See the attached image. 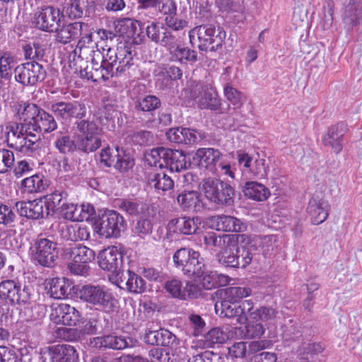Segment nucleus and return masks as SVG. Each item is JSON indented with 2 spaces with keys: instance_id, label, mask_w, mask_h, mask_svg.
Listing matches in <instances>:
<instances>
[{
  "instance_id": "obj_1",
  "label": "nucleus",
  "mask_w": 362,
  "mask_h": 362,
  "mask_svg": "<svg viewBox=\"0 0 362 362\" xmlns=\"http://www.w3.org/2000/svg\"><path fill=\"white\" fill-rule=\"evenodd\" d=\"M16 115L20 122L6 127L8 146L25 155L32 156L40 148L37 133H50L57 128L54 117L34 103L19 104Z\"/></svg>"
},
{
  "instance_id": "obj_2",
  "label": "nucleus",
  "mask_w": 362,
  "mask_h": 362,
  "mask_svg": "<svg viewBox=\"0 0 362 362\" xmlns=\"http://www.w3.org/2000/svg\"><path fill=\"white\" fill-rule=\"evenodd\" d=\"M80 57L92 60L93 71L81 69L82 75L93 81H105L124 73L133 64L131 47L120 44L116 49L108 48L103 54L92 40V34L87 33L79 40Z\"/></svg>"
},
{
  "instance_id": "obj_3",
  "label": "nucleus",
  "mask_w": 362,
  "mask_h": 362,
  "mask_svg": "<svg viewBox=\"0 0 362 362\" xmlns=\"http://www.w3.org/2000/svg\"><path fill=\"white\" fill-rule=\"evenodd\" d=\"M79 298L106 313H111L117 308L118 301L104 286L85 285L78 291Z\"/></svg>"
},
{
  "instance_id": "obj_4",
  "label": "nucleus",
  "mask_w": 362,
  "mask_h": 362,
  "mask_svg": "<svg viewBox=\"0 0 362 362\" xmlns=\"http://www.w3.org/2000/svg\"><path fill=\"white\" fill-rule=\"evenodd\" d=\"M175 267L188 277L199 278L206 273V267L199 253L192 249L180 248L173 255Z\"/></svg>"
},
{
  "instance_id": "obj_5",
  "label": "nucleus",
  "mask_w": 362,
  "mask_h": 362,
  "mask_svg": "<svg viewBox=\"0 0 362 362\" xmlns=\"http://www.w3.org/2000/svg\"><path fill=\"white\" fill-rule=\"evenodd\" d=\"M57 243L47 238H37L29 249L31 261L45 267H52L58 258Z\"/></svg>"
},
{
  "instance_id": "obj_6",
  "label": "nucleus",
  "mask_w": 362,
  "mask_h": 362,
  "mask_svg": "<svg viewBox=\"0 0 362 362\" xmlns=\"http://www.w3.org/2000/svg\"><path fill=\"white\" fill-rule=\"evenodd\" d=\"M190 42L194 44L198 40L197 46L203 51H214L222 45L226 33L219 29L216 30L212 25H202L197 26L189 33Z\"/></svg>"
},
{
  "instance_id": "obj_7",
  "label": "nucleus",
  "mask_w": 362,
  "mask_h": 362,
  "mask_svg": "<svg viewBox=\"0 0 362 362\" xmlns=\"http://www.w3.org/2000/svg\"><path fill=\"white\" fill-rule=\"evenodd\" d=\"M202 191L209 202L216 204L230 205L235 191L230 184L214 178L203 180Z\"/></svg>"
},
{
  "instance_id": "obj_8",
  "label": "nucleus",
  "mask_w": 362,
  "mask_h": 362,
  "mask_svg": "<svg viewBox=\"0 0 362 362\" xmlns=\"http://www.w3.org/2000/svg\"><path fill=\"white\" fill-rule=\"evenodd\" d=\"M190 98L201 109L217 110L221 105V100L214 87L210 84L196 82L190 90Z\"/></svg>"
},
{
  "instance_id": "obj_9",
  "label": "nucleus",
  "mask_w": 362,
  "mask_h": 362,
  "mask_svg": "<svg viewBox=\"0 0 362 362\" xmlns=\"http://www.w3.org/2000/svg\"><path fill=\"white\" fill-rule=\"evenodd\" d=\"M238 163L242 165L243 175L247 179H264L267 177L269 167L266 164V160L260 158L252 157L247 153L237 152Z\"/></svg>"
},
{
  "instance_id": "obj_10",
  "label": "nucleus",
  "mask_w": 362,
  "mask_h": 362,
  "mask_svg": "<svg viewBox=\"0 0 362 362\" xmlns=\"http://www.w3.org/2000/svg\"><path fill=\"white\" fill-rule=\"evenodd\" d=\"M125 221L122 215L117 211L111 210L105 212L95 223L94 230L100 236L117 238L121 231L124 229Z\"/></svg>"
},
{
  "instance_id": "obj_11",
  "label": "nucleus",
  "mask_w": 362,
  "mask_h": 362,
  "mask_svg": "<svg viewBox=\"0 0 362 362\" xmlns=\"http://www.w3.org/2000/svg\"><path fill=\"white\" fill-rule=\"evenodd\" d=\"M46 76V71L40 64L32 61L17 66L14 69L16 81L23 86H33L42 81Z\"/></svg>"
},
{
  "instance_id": "obj_12",
  "label": "nucleus",
  "mask_w": 362,
  "mask_h": 362,
  "mask_svg": "<svg viewBox=\"0 0 362 362\" xmlns=\"http://www.w3.org/2000/svg\"><path fill=\"white\" fill-rule=\"evenodd\" d=\"M253 308L254 303L251 300H243L239 305H228L226 303H221L220 306L217 303L215 305L216 314L221 317H235L240 325L247 322Z\"/></svg>"
},
{
  "instance_id": "obj_13",
  "label": "nucleus",
  "mask_w": 362,
  "mask_h": 362,
  "mask_svg": "<svg viewBox=\"0 0 362 362\" xmlns=\"http://www.w3.org/2000/svg\"><path fill=\"white\" fill-rule=\"evenodd\" d=\"M62 17L59 9L46 6L34 14L33 23L42 31L52 33L60 26Z\"/></svg>"
},
{
  "instance_id": "obj_14",
  "label": "nucleus",
  "mask_w": 362,
  "mask_h": 362,
  "mask_svg": "<svg viewBox=\"0 0 362 362\" xmlns=\"http://www.w3.org/2000/svg\"><path fill=\"white\" fill-rule=\"evenodd\" d=\"M165 289L173 298L180 300L197 298L202 296V288L192 282L187 281L184 286L180 280L173 279L165 283Z\"/></svg>"
},
{
  "instance_id": "obj_15",
  "label": "nucleus",
  "mask_w": 362,
  "mask_h": 362,
  "mask_svg": "<svg viewBox=\"0 0 362 362\" xmlns=\"http://www.w3.org/2000/svg\"><path fill=\"white\" fill-rule=\"evenodd\" d=\"M50 320L56 324L74 326L80 319L79 312L66 303H53L51 305Z\"/></svg>"
},
{
  "instance_id": "obj_16",
  "label": "nucleus",
  "mask_w": 362,
  "mask_h": 362,
  "mask_svg": "<svg viewBox=\"0 0 362 362\" xmlns=\"http://www.w3.org/2000/svg\"><path fill=\"white\" fill-rule=\"evenodd\" d=\"M49 110L56 117L64 120L71 118H83L86 115V108L84 103L79 101L57 102L50 105Z\"/></svg>"
},
{
  "instance_id": "obj_17",
  "label": "nucleus",
  "mask_w": 362,
  "mask_h": 362,
  "mask_svg": "<svg viewBox=\"0 0 362 362\" xmlns=\"http://www.w3.org/2000/svg\"><path fill=\"white\" fill-rule=\"evenodd\" d=\"M0 298L11 304H18L26 302L29 296L25 288L21 290L20 284L13 280H4L0 283Z\"/></svg>"
},
{
  "instance_id": "obj_18",
  "label": "nucleus",
  "mask_w": 362,
  "mask_h": 362,
  "mask_svg": "<svg viewBox=\"0 0 362 362\" xmlns=\"http://www.w3.org/2000/svg\"><path fill=\"white\" fill-rule=\"evenodd\" d=\"M98 265L111 274L117 272L122 264V254L116 246H110L98 255Z\"/></svg>"
},
{
  "instance_id": "obj_19",
  "label": "nucleus",
  "mask_w": 362,
  "mask_h": 362,
  "mask_svg": "<svg viewBox=\"0 0 362 362\" xmlns=\"http://www.w3.org/2000/svg\"><path fill=\"white\" fill-rule=\"evenodd\" d=\"M16 209L20 216H25L27 218H43L49 214L43 199H35L27 202H16Z\"/></svg>"
},
{
  "instance_id": "obj_20",
  "label": "nucleus",
  "mask_w": 362,
  "mask_h": 362,
  "mask_svg": "<svg viewBox=\"0 0 362 362\" xmlns=\"http://www.w3.org/2000/svg\"><path fill=\"white\" fill-rule=\"evenodd\" d=\"M343 6L342 20L348 29L359 23L362 19L361 0H340Z\"/></svg>"
},
{
  "instance_id": "obj_21",
  "label": "nucleus",
  "mask_w": 362,
  "mask_h": 362,
  "mask_svg": "<svg viewBox=\"0 0 362 362\" xmlns=\"http://www.w3.org/2000/svg\"><path fill=\"white\" fill-rule=\"evenodd\" d=\"M87 28L86 23L78 21L57 27L54 30L56 40L64 45L67 44L81 36L83 31Z\"/></svg>"
},
{
  "instance_id": "obj_22",
  "label": "nucleus",
  "mask_w": 362,
  "mask_h": 362,
  "mask_svg": "<svg viewBox=\"0 0 362 362\" xmlns=\"http://www.w3.org/2000/svg\"><path fill=\"white\" fill-rule=\"evenodd\" d=\"M196 156L199 158L200 165L212 173L218 171L219 161L223 157L222 153L214 148H202L197 151Z\"/></svg>"
},
{
  "instance_id": "obj_23",
  "label": "nucleus",
  "mask_w": 362,
  "mask_h": 362,
  "mask_svg": "<svg viewBox=\"0 0 362 362\" xmlns=\"http://www.w3.org/2000/svg\"><path fill=\"white\" fill-rule=\"evenodd\" d=\"M330 206L327 201L313 198L310 200L307 212L314 225L324 222L328 217Z\"/></svg>"
},
{
  "instance_id": "obj_24",
  "label": "nucleus",
  "mask_w": 362,
  "mask_h": 362,
  "mask_svg": "<svg viewBox=\"0 0 362 362\" xmlns=\"http://www.w3.org/2000/svg\"><path fill=\"white\" fill-rule=\"evenodd\" d=\"M346 131V125L344 123L331 126L322 139L324 145L331 146L334 153H339L343 148L341 141Z\"/></svg>"
},
{
  "instance_id": "obj_25",
  "label": "nucleus",
  "mask_w": 362,
  "mask_h": 362,
  "mask_svg": "<svg viewBox=\"0 0 362 362\" xmlns=\"http://www.w3.org/2000/svg\"><path fill=\"white\" fill-rule=\"evenodd\" d=\"M177 203L184 211L197 212L203 209L200 194L195 190L181 192L177 196Z\"/></svg>"
},
{
  "instance_id": "obj_26",
  "label": "nucleus",
  "mask_w": 362,
  "mask_h": 362,
  "mask_svg": "<svg viewBox=\"0 0 362 362\" xmlns=\"http://www.w3.org/2000/svg\"><path fill=\"white\" fill-rule=\"evenodd\" d=\"M146 35L152 41L160 43L163 46L168 47L170 45L173 37L170 32L162 23L158 22H151L146 28Z\"/></svg>"
},
{
  "instance_id": "obj_27",
  "label": "nucleus",
  "mask_w": 362,
  "mask_h": 362,
  "mask_svg": "<svg viewBox=\"0 0 362 362\" xmlns=\"http://www.w3.org/2000/svg\"><path fill=\"white\" fill-rule=\"evenodd\" d=\"M200 224L201 221L198 217L193 218L180 217L172 219L168 223V228L174 233L191 235L197 232Z\"/></svg>"
},
{
  "instance_id": "obj_28",
  "label": "nucleus",
  "mask_w": 362,
  "mask_h": 362,
  "mask_svg": "<svg viewBox=\"0 0 362 362\" xmlns=\"http://www.w3.org/2000/svg\"><path fill=\"white\" fill-rule=\"evenodd\" d=\"M51 362H78L76 349L69 344H58L49 349Z\"/></svg>"
},
{
  "instance_id": "obj_29",
  "label": "nucleus",
  "mask_w": 362,
  "mask_h": 362,
  "mask_svg": "<svg viewBox=\"0 0 362 362\" xmlns=\"http://www.w3.org/2000/svg\"><path fill=\"white\" fill-rule=\"evenodd\" d=\"M60 235L66 240H86L90 237L88 228L80 224H64L60 227Z\"/></svg>"
},
{
  "instance_id": "obj_30",
  "label": "nucleus",
  "mask_w": 362,
  "mask_h": 362,
  "mask_svg": "<svg viewBox=\"0 0 362 362\" xmlns=\"http://www.w3.org/2000/svg\"><path fill=\"white\" fill-rule=\"evenodd\" d=\"M47 293L56 299L66 298L71 291V284L65 278H53L47 284Z\"/></svg>"
},
{
  "instance_id": "obj_31",
  "label": "nucleus",
  "mask_w": 362,
  "mask_h": 362,
  "mask_svg": "<svg viewBox=\"0 0 362 362\" xmlns=\"http://www.w3.org/2000/svg\"><path fill=\"white\" fill-rule=\"evenodd\" d=\"M236 328L233 327H215L204 336L205 344L211 347L216 344H223L233 337Z\"/></svg>"
},
{
  "instance_id": "obj_32",
  "label": "nucleus",
  "mask_w": 362,
  "mask_h": 362,
  "mask_svg": "<svg viewBox=\"0 0 362 362\" xmlns=\"http://www.w3.org/2000/svg\"><path fill=\"white\" fill-rule=\"evenodd\" d=\"M172 60L180 62L182 63H194L197 61V53L194 50H192L188 47L177 46L173 43V40L170 42V45L167 47Z\"/></svg>"
},
{
  "instance_id": "obj_33",
  "label": "nucleus",
  "mask_w": 362,
  "mask_h": 362,
  "mask_svg": "<svg viewBox=\"0 0 362 362\" xmlns=\"http://www.w3.org/2000/svg\"><path fill=\"white\" fill-rule=\"evenodd\" d=\"M97 348L123 349L128 346L129 343L123 337L106 335L94 338L91 342Z\"/></svg>"
},
{
  "instance_id": "obj_34",
  "label": "nucleus",
  "mask_w": 362,
  "mask_h": 362,
  "mask_svg": "<svg viewBox=\"0 0 362 362\" xmlns=\"http://www.w3.org/2000/svg\"><path fill=\"white\" fill-rule=\"evenodd\" d=\"M95 0H69L64 8L65 13L71 18H81L85 9L92 10Z\"/></svg>"
},
{
  "instance_id": "obj_35",
  "label": "nucleus",
  "mask_w": 362,
  "mask_h": 362,
  "mask_svg": "<svg viewBox=\"0 0 362 362\" xmlns=\"http://www.w3.org/2000/svg\"><path fill=\"white\" fill-rule=\"evenodd\" d=\"M80 47H79V41L78 42L77 46L76 49L73 51V52L70 54L69 61H70V66L74 69V72H79L82 78H86L89 80L87 77L82 75V72L81 69H86L88 71H93L92 69V60L90 57L89 58H83L80 57Z\"/></svg>"
},
{
  "instance_id": "obj_36",
  "label": "nucleus",
  "mask_w": 362,
  "mask_h": 362,
  "mask_svg": "<svg viewBox=\"0 0 362 362\" xmlns=\"http://www.w3.org/2000/svg\"><path fill=\"white\" fill-rule=\"evenodd\" d=\"M243 192L248 198L259 202L266 200L270 195L269 189L257 182H246Z\"/></svg>"
},
{
  "instance_id": "obj_37",
  "label": "nucleus",
  "mask_w": 362,
  "mask_h": 362,
  "mask_svg": "<svg viewBox=\"0 0 362 362\" xmlns=\"http://www.w3.org/2000/svg\"><path fill=\"white\" fill-rule=\"evenodd\" d=\"M44 202L49 214L60 211L67 201V193L63 190H55L44 197Z\"/></svg>"
},
{
  "instance_id": "obj_38",
  "label": "nucleus",
  "mask_w": 362,
  "mask_h": 362,
  "mask_svg": "<svg viewBox=\"0 0 362 362\" xmlns=\"http://www.w3.org/2000/svg\"><path fill=\"white\" fill-rule=\"evenodd\" d=\"M77 150L90 153L95 151L101 146L100 136H76Z\"/></svg>"
},
{
  "instance_id": "obj_39",
  "label": "nucleus",
  "mask_w": 362,
  "mask_h": 362,
  "mask_svg": "<svg viewBox=\"0 0 362 362\" xmlns=\"http://www.w3.org/2000/svg\"><path fill=\"white\" fill-rule=\"evenodd\" d=\"M119 209L130 216L145 214L148 206L136 199H122L119 202Z\"/></svg>"
},
{
  "instance_id": "obj_40",
  "label": "nucleus",
  "mask_w": 362,
  "mask_h": 362,
  "mask_svg": "<svg viewBox=\"0 0 362 362\" xmlns=\"http://www.w3.org/2000/svg\"><path fill=\"white\" fill-rule=\"evenodd\" d=\"M252 294L250 287H228L224 291V298L221 303H226L228 305L235 303L241 298L247 297Z\"/></svg>"
},
{
  "instance_id": "obj_41",
  "label": "nucleus",
  "mask_w": 362,
  "mask_h": 362,
  "mask_svg": "<svg viewBox=\"0 0 362 362\" xmlns=\"http://www.w3.org/2000/svg\"><path fill=\"white\" fill-rule=\"evenodd\" d=\"M21 186L28 193H37L45 190L47 185L42 175H34L23 180Z\"/></svg>"
},
{
  "instance_id": "obj_42",
  "label": "nucleus",
  "mask_w": 362,
  "mask_h": 362,
  "mask_svg": "<svg viewBox=\"0 0 362 362\" xmlns=\"http://www.w3.org/2000/svg\"><path fill=\"white\" fill-rule=\"evenodd\" d=\"M55 148L61 153H69L77 150L76 140L71 139V136L67 134L58 132L56 140L54 141Z\"/></svg>"
},
{
  "instance_id": "obj_43",
  "label": "nucleus",
  "mask_w": 362,
  "mask_h": 362,
  "mask_svg": "<svg viewBox=\"0 0 362 362\" xmlns=\"http://www.w3.org/2000/svg\"><path fill=\"white\" fill-rule=\"evenodd\" d=\"M149 184L157 190L167 191L174 186L172 178L165 173H153L149 177Z\"/></svg>"
},
{
  "instance_id": "obj_44",
  "label": "nucleus",
  "mask_w": 362,
  "mask_h": 362,
  "mask_svg": "<svg viewBox=\"0 0 362 362\" xmlns=\"http://www.w3.org/2000/svg\"><path fill=\"white\" fill-rule=\"evenodd\" d=\"M223 94L227 100L236 108H240L246 100L244 94L233 87L230 83L225 84L223 87Z\"/></svg>"
},
{
  "instance_id": "obj_45",
  "label": "nucleus",
  "mask_w": 362,
  "mask_h": 362,
  "mask_svg": "<svg viewBox=\"0 0 362 362\" xmlns=\"http://www.w3.org/2000/svg\"><path fill=\"white\" fill-rule=\"evenodd\" d=\"M127 280L125 282L126 289L131 293H141L146 290V281L138 274L129 270L127 271Z\"/></svg>"
},
{
  "instance_id": "obj_46",
  "label": "nucleus",
  "mask_w": 362,
  "mask_h": 362,
  "mask_svg": "<svg viewBox=\"0 0 362 362\" xmlns=\"http://www.w3.org/2000/svg\"><path fill=\"white\" fill-rule=\"evenodd\" d=\"M16 62L10 53L4 52L0 54V76L4 79H10L13 70L15 69Z\"/></svg>"
},
{
  "instance_id": "obj_47",
  "label": "nucleus",
  "mask_w": 362,
  "mask_h": 362,
  "mask_svg": "<svg viewBox=\"0 0 362 362\" xmlns=\"http://www.w3.org/2000/svg\"><path fill=\"white\" fill-rule=\"evenodd\" d=\"M277 312L269 306H262L252 310L250 320L254 322H267L272 321L276 316Z\"/></svg>"
},
{
  "instance_id": "obj_48",
  "label": "nucleus",
  "mask_w": 362,
  "mask_h": 362,
  "mask_svg": "<svg viewBox=\"0 0 362 362\" xmlns=\"http://www.w3.org/2000/svg\"><path fill=\"white\" fill-rule=\"evenodd\" d=\"M76 129L79 132L77 136H100V128L90 119H81L76 122Z\"/></svg>"
},
{
  "instance_id": "obj_49",
  "label": "nucleus",
  "mask_w": 362,
  "mask_h": 362,
  "mask_svg": "<svg viewBox=\"0 0 362 362\" xmlns=\"http://www.w3.org/2000/svg\"><path fill=\"white\" fill-rule=\"evenodd\" d=\"M187 166V163L185 155L180 151L172 150L165 168H168L171 171L178 172L186 169Z\"/></svg>"
},
{
  "instance_id": "obj_50",
  "label": "nucleus",
  "mask_w": 362,
  "mask_h": 362,
  "mask_svg": "<svg viewBox=\"0 0 362 362\" xmlns=\"http://www.w3.org/2000/svg\"><path fill=\"white\" fill-rule=\"evenodd\" d=\"M227 247H228V251L226 250L218 255L219 262L227 267H238V261L237 260L238 258L236 257V252L234 247H238V245L234 242H230V244L227 245Z\"/></svg>"
},
{
  "instance_id": "obj_51",
  "label": "nucleus",
  "mask_w": 362,
  "mask_h": 362,
  "mask_svg": "<svg viewBox=\"0 0 362 362\" xmlns=\"http://www.w3.org/2000/svg\"><path fill=\"white\" fill-rule=\"evenodd\" d=\"M222 231L240 233L247 228L245 223L234 216L222 215Z\"/></svg>"
},
{
  "instance_id": "obj_52",
  "label": "nucleus",
  "mask_w": 362,
  "mask_h": 362,
  "mask_svg": "<svg viewBox=\"0 0 362 362\" xmlns=\"http://www.w3.org/2000/svg\"><path fill=\"white\" fill-rule=\"evenodd\" d=\"M71 255L75 262L88 264L95 258L94 251L83 245L73 248Z\"/></svg>"
},
{
  "instance_id": "obj_53",
  "label": "nucleus",
  "mask_w": 362,
  "mask_h": 362,
  "mask_svg": "<svg viewBox=\"0 0 362 362\" xmlns=\"http://www.w3.org/2000/svg\"><path fill=\"white\" fill-rule=\"evenodd\" d=\"M230 237L228 235H217L214 232H208L204 236V243L209 247L222 248L226 243H230Z\"/></svg>"
},
{
  "instance_id": "obj_54",
  "label": "nucleus",
  "mask_w": 362,
  "mask_h": 362,
  "mask_svg": "<svg viewBox=\"0 0 362 362\" xmlns=\"http://www.w3.org/2000/svg\"><path fill=\"white\" fill-rule=\"evenodd\" d=\"M236 252V257L238 261V267L244 268L247 266L252 259V246H238V247H234ZM254 250V248L252 249Z\"/></svg>"
},
{
  "instance_id": "obj_55",
  "label": "nucleus",
  "mask_w": 362,
  "mask_h": 362,
  "mask_svg": "<svg viewBox=\"0 0 362 362\" xmlns=\"http://www.w3.org/2000/svg\"><path fill=\"white\" fill-rule=\"evenodd\" d=\"M152 229L153 223L151 219L149 217H141L133 231L140 238H144L146 235L151 233Z\"/></svg>"
},
{
  "instance_id": "obj_56",
  "label": "nucleus",
  "mask_w": 362,
  "mask_h": 362,
  "mask_svg": "<svg viewBox=\"0 0 362 362\" xmlns=\"http://www.w3.org/2000/svg\"><path fill=\"white\" fill-rule=\"evenodd\" d=\"M14 160L13 151L5 148H0V173H5L11 170L13 165Z\"/></svg>"
},
{
  "instance_id": "obj_57",
  "label": "nucleus",
  "mask_w": 362,
  "mask_h": 362,
  "mask_svg": "<svg viewBox=\"0 0 362 362\" xmlns=\"http://www.w3.org/2000/svg\"><path fill=\"white\" fill-rule=\"evenodd\" d=\"M171 355L169 349L163 348H153L148 352L151 362H173Z\"/></svg>"
},
{
  "instance_id": "obj_58",
  "label": "nucleus",
  "mask_w": 362,
  "mask_h": 362,
  "mask_svg": "<svg viewBox=\"0 0 362 362\" xmlns=\"http://www.w3.org/2000/svg\"><path fill=\"white\" fill-rule=\"evenodd\" d=\"M116 152L117 160L114 164V168L119 172H127L132 169L135 164L134 160L129 155H119L118 148H116Z\"/></svg>"
},
{
  "instance_id": "obj_59",
  "label": "nucleus",
  "mask_w": 362,
  "mask_h": 362,
  "mask_svg": "<svg viewBox=\"0 0 362 362\" xmlns=\"http://www.w3.org/2000/svg\"><path fill=\"white\" fill-rule=\"evenodd\" d=\"M160 105V101L158 98L155 95H147L142 98L136 107L140 110L150 112L158 108Z\"/></svg>"
},
{
  "instance_id": "obj_60",
  "label": "nucleus",
  "mask_w": 362,
  "mask_h": 362,
  "mask_svg": "<svg viewBox=\"0 0 362 362\" xmlns=\"http://www.w3.org/2000/svg\"><path fill=\"white\" fill-rule=\"evenodd\" d=\"M228 356L233 358H244L247 356V343L244 341L235 342L228 348Z\"/></svg>"
},
{
  "instance_id": "obj_61",
  "label": "nucleus",
  "mask_w": 362,
  "mask_h": 362,
  "mask_svg": "<svg viewBox=\"0 0 362 362\" xmlns=\"http://www.w3.org/2000/svg\"><path fill=\"white\" fill-rule=\"evenodd\" d=\"M160 337L159 345L170 347L171 349L176 348L179 344L177 337L168 329H160Z\"/></svg>"
},
{
  "instance_id": "obj_62",
  "label": "nucleus",
  "mask_w": 362,
  "mask_h": 362,
  "mask_svg": "<svg viewBox=\"0 0 362 362\" xmlns=\"http://www.w3.org/2000/svg\"><path fill=\"white\" fill-rule=\"evenodd\" d=\"M16 218V214L10 206L0 203V224L10 226L15 222Z\"/></svg>"
},
{
  "instance_id": "obj_63",
  "label": "nucleus",
  "mask_w": 362,
  "mask_h": 362,
  "mask_svg": "<svg viewBox=\"0 0 362 362\" xmlns=\"http://www.w3.org/2000/svg\"><path fill=\"white\" fill-rule=\"evenodd\" d=\"M216 277L217 274L216 273H209V272L206 269V273L203 276L199 277V279H201L200 281L202 287L206 290H210L213 288L216 287L218 284L216 281Z\"/></svg>"
},
{
  "instance_id": "obj_64",
  "label": "nucleus",
  "mask_w": 362,
  "mask_h": 362,
  "mask_svg": "<svg viewBox=\"0 0 362 362\" xmlns=\"http://www.w3.org/2000/svg\"><path fill=\"white\" fill-rule=\"evenodd\" d=\"M247 335L251 338H259L264 333V326L260 322H255L246 327Z\"/></svg>"
}]
</instances>
